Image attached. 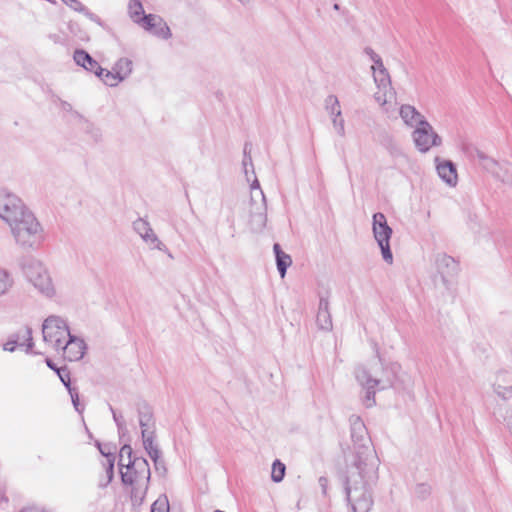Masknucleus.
I'll use <instances>...</instances> for the list:
<instances>
[{
  "label": "nucleus",
  "mask_w": 512,
  "mask_h": 512,
  "mask_svg": "<svg viewBox=\"0 0 512 512\" xmlns=\"http://www.w3.org/2000/svg\"><path fill=\"white\" fill-rule=\"evenodd\" d=\"M96 446L98 447L100 453L108 460H115V455L111 452L110 447L108 445H102L99 441H96Z\"/></svg>",
  "instance_id": "nucleus-40"
},
{
  "label": "nucleus",
  "mask_w": 512,
  "mask_h": 512,
  "mask_svg": "<svg viewBox=\"0 0 512 512\" xmlns=\"http://www.w3.org/2000/svg\"><path fill=\"white\" fill-rule=\"evenodd\" d=\"M273 251L276 259V266L281 278H284L288 267L292 264V258L289 254L285 253L279 243L273 245Z\"/></svg>",
  "instance_id": "nucleus-22"
},
{
  "label": "nucleus",
  "mask_w": 512,
  "mask_h": 512,
  "mask_svg": "<svg viewBox=\"0 0 512 512\" xmlns=\"http://www.w3.org/2000/svg\"><path fill=\"white\" fill-rule=\"evenodd\" d=\"M128 14L131 20L139 25L142 26V22L140 21L142 19V16L146 15L143 5L139 0H130L128 3Z\"/></svg>",
  "instance_id": "nucleus-25"
},
{
  "label": "nucleus",
  "mask_w": 512,
  "mask_h": 512,
  "mask_svg": "<svg viewBox=\"0 0 512 512\" xmlns=\"http://www.w3.org/2000/svg\"><path fill=\"white\" fill-rule=\"evenodd\" d=\"M22 270L26 278L30 282L36 277V275L42 273L45 270V268L38 260L34 258H27L22 263Z\"/></svg>",
  "instance_id": "nucleus-24"
},
{
  "label": "nucleus",
  "mask_w": 512,
  "mask_h": 512,
  "mask_svg": "<svg viewBox=\"0 0 512 512\" xmlns=\"http://www.w3.org/2000/svg\"><path fill=\"white\" fill-rule=\"evenodd\" d=\"M110 411L112 413L113 419L117 425L118 431L121 432L125 429V421L121 414H118L115 409L110 405Z\"/></svg>",
  "instance_id": "nucleus-39"
},
{
  "label": "nucleus",
  "mask_w": 512,
  "mask_h": 512,
  "mask_svg": "<svg viewBox=\"0 0 512 512\" xmlns=\"http://www.w3.org/2000/svg\"><path fill=\"white\" fill-rule=\"evenodd\" d=\"M133 229L151 248L167 251L166 245L159 240L148 221L138 218L133 222Z\"/></svg>",
  "instance_id": "nucleus-12"
},
{
  "label": "nucleus",
  "mask_w": 512,
  "mask_h": 512,
  "mask_svg": "<svg viewBox=\"0 0 512 512\" xmlns=\"http://www.w3.org/2000/svg\"><path fill=\"white\" fill-rule=\"evenodd\" d=\"M325 108L332 118V124L337 134L345 136V121L342 117L340 103L335 95H328L325 99Z\"/></svg>",
  "instance_id": "nucleus-15"
},
{
  "label": "nucleus",
  "mask_w": 512,
  "mask_h": 512,
  "mask_svg": "<svg viewBox=\"0 0 512 512\" xmlns=\"http://www.w3.org/2000/svg\"><path fill=\"white\" fill-rule=\"evenodd\" d=\"M375 68H376V71H379L380 70V74H385L384 71H385V67H384V64H383V61L382 59L380 58V63H374Z\"/></svg>",
  "instance_id": "nucleus-50"
},
{
  "label": "nucleus",
  "mask_w": 512,
  "mask_h": 512,
  "mask_svg": "<svg viewBox=\"0 0 512 512\" xmlns=\"http://www.w3.org/2000/svg\"><path fill=\"white\" fill-rule=\"evenodd\" d=\"M494 392L503 400H507L512 396V385L504 387L500 384H495Z\"/></svg>",
  "instance_id": "nucleus-36"
},
{
  "label": "nucleus",
  "mask_w": 512,
  "mask_h": 512,
  "mask_svg": "<svg viewBox=\"0 0 512 512\" xmlns=\"http://www.w3.org/2000/svg\"><path fill=\"white\" fill-rule=\"evenodd\" d=\"M400 368L398 364L390 366L391 375L385 379H377L372 377L371 373L365 367H358L355 376L360 385L366 390L364 404L366 407H372L375 404V388L386 389L393 386L396 378L397 370Z\"/></svg>",
  "instance_id": "nucleus-4"
},
{
  "label": "nucleus",
  "mask_w": 512,
  "mask_h": 512,
  "mask_svg": "<svg viewBox=\"0 0 512 512\" xmlns=\"http://www.w3.org/2000/svg\"><path fill=\"white\" fill-rule=\"evenodd\" d=\"M16 345H17V341H8L4 345V350L9 351V352H13L15 350V348H16Z\"/></svg>",
  "instance_id": "nucleus-48"
},
{
  "label": "nucleus",
  "mask_w": 512,
  "mask_h": 512,
  "mask_svg": "<svg viewBox=\"0 0 512 512\" xmlns=\"http://www.w3.org/2000/svg\"><path fill=\"white\" fill-rule=\"evenodd\" d=\"M435 265L445 286H448L450 279L454 278L459 272V263L445 253L436 256Z\"/></svg>",
  "instance_id": "nucleus-10"
},
{
  "label": "nucleus",
  "mask_w": 512,
  "mask_h": 512,
  "mask_svg": "<svg viewBox=\"0 0 512 512\" xmlns=\"http://www.w3.org/2000/svg\"><path fill=\"white\" fill-rule=\"evenodd\" d=\"M99 78L104 82V84H106L110 87H115L121 81H123V77L119 76V72H116L114 70L109 71V70L105 69L102 77H99Z\"/></svg>",
  "instance_id": "nucleus-28"
},
{
  "label": "nucleus",
  "mask_w": 512,
  "mask_h": 512,
  "mask_svg": "<svg viewBox=\"0 0 512 512\" xmlns=\"http://www.w3.org/2000/svg\"><path fill=\"white\" fill-rule=\"evenodd\" d=\"M372 70H373L374 80L377 83L378 87L385 88L386 86L391 84L390 76H389V73L386 68L384 71L385 74H380V70L376 71L375 66H372Z\"/></svg>",
  "instance_id": "nucleus-31"
},
{
  "label": "nucleus",
  "mask_w": 512,
  "mask_h": 512,
  "mask_svg": "<svg viewBox=\"0 0 512 512\" xmlns=\"http://www.w3.org/2000/svg\"><path fill=\"white\" fill-rule=\"evenodd\" d=\"M68 392L71 396L72 404H73L75 410L79 413H82L84 410V407L81 406V404L79 402V394H78L76 388L70 389V391H68Z\"/></svg>",
  "instance_id": "nucleus-38"
},
{
  "label": "nucleus",
  "mask_w": 512,
  "mask_h": 512,
  "mask_svg": "<svg viewBox=\"0 0 512 512\" xmlns=\"http://www.w3.org/2000/svg\"><path fill=\"white\" fill-rule=\"evenodd\" d=\"M413 142L417 150L421 153L428 152L433 146L442 144L441 137L433 130V127L427 120H421L420 124L412 132Z\"/></svg>",
  "instance_id": "nucleus-9"
},
{
  "label": "nucleus",
  "mask_w": 512,
  "mask_h": 512,
  "mask_svg": "<svg viewBox=\"0 0 512 512\" xmlns=\"http://www.w3.org/2000/svg\"><path fill=\"white\" fill-rule=\"evenodd\" d=\"M75 63L83 67L86 71L94 73L97 77H102L105 69L84 49H76L73 54Z\"/></svg>",
  "instance_id": "nucleus-17"
},
{
  "label": "nucleus",
  "mask_w": 512,
  "mask_h": 512,
  "mask_svg": "<svg viewBox=\"0 0 512 512\" xmlns=\"http://www.w3.org/2000/svg\"><path fill=\"white\" fill-rule=\"evenodd\" d=\"M372 230L374 238L381 250L383 260L391 264L393 262V254L390 248L392 228L388 225L386 216L383 213L377 212L373 214Z\"/></svg>",
  "instance_id": "nucleus-6"
},
{
  "label": "nucleus",
  "mask_w": 512,
  "mask_h": 512,
  "mask_svg": "<svg viewBox=\"0 0 512 512\" xmlns=\"http://www.w3.org/2000/svg\"><path fill=\"white\" fill-rule=\"evenodd\" d=\"M140 21L143 23L141 27L145 31L150 32L158 38L168 39L172 36L169 26L159 15H144Z\"/></svg>",
  "instance_id": "nucleus-11"
},
{
  "label": "nucleus",
  "mask_w": 512,
  "mask_h": 512,
  "mask_svg": "<svg viewBox=\"0 0 512 512\" xmlns=\"http://www.w3.org/2000/svg\"><path fill=\"white\" fill-rule=\"evenodd\" d=\"M379 459L366 449L357 453V459L348 468L345 493L353 512H369L373 506L371 487L378 480Z\"/></svg>",
  "instance_id": "nucleus-1"
},
{
  "label": "nucleus",
  "mask_w": 512,
  "mask_h": 512,
  "mask_svg": "<svg viewBox=\"0 0 512 512\" xmlns=\"http://www.w3.org/2000/svg\"><path fill=\"white\" fill-rule=\"evenodd\" d=\"M139 418V425L142 433H149L155 430V419L152 407L146 401H140L136 404Z\"/></svg>",
  "instance_id": "nucleus-18"
},
{
  "label": "nucleus",
  "mask_w": 512,
  "mask_h": 512,
  "mask_svg": "<svg viewBox=\"0 0 512 512\" xmlns=\"http://www.w3.org/2000/svg\"><path fill=\"white\" fill-rule=\"evenodd\" d=\"M123 486L130 487V498L134 504H141L146 496L151 471L148 461L143 457H134L124 468L119 469Z\"/></svg>",
  "instance_id": "nucleus-2"
},
{
  "label": "nucleus",
  "mask_w": 512,
  "mask_h": 512,
  "mask_svg": "<svg viewBox=\"0 0 512 512\" xmlns=\"http://www.w3.org/2000/svg\"><path fill=\"white\" fill-rule=\"evenodd\" d=\"M31 213L18 196L6 191H0V217L9 226L26 216V214Z\"/></svg>",
  "instance_id": "nucleus-8"
},
{
  "label": "nucleus",
  "mask_w": 512,
  "mask_h": 512,
  "mask_svg": "<svg viewBox=\"0 0 512 512\" xmlns=\"http://www.w3.org/2000/svg\"><path fill=\"white\" fill-rule=\"evenodd\" d=\"M56 374L68 391L73 389L71 386L70 371L66 366L60 367Z\"/></svg>",
  "instance_id": "nucleus-33"
},
{
  "label": "nucleus",
  "mask_w": 512,
  "mask_h": 512,
  "mask_svg": "<svg viewBox=\"0 0 512 512\" xmlns=\"http://www.w3.org/2000/svg\"><path fill=\"white\" fill-rule=\"evenodd\" d=\"M68 340L64 341L60 350L63 351L64 357L69 361H78L83 358L87 348L85 341L71 333L67 336Z\"/></svg>",
  "instance_id": "nucleus-14"
},
{
  "label": "nucleus",
  "mask_w": 512,
  "mask_h": 512,
  "mask_svg": "<svg viewBox=\"0 0 512 512\" xmlns=\"http://www.w3.org/2000/svg\"><path fill=\"white\" fill-rule=\"evenodd\" d=\"M316 323L319 329L324 331H331L333 328L329 299L326 296H320Z\"/></svg>",
  "instance_id": "nucleus-19"
},
{
  "label": "nucleus",
  "mask_w": 512,
  "mask_h": 512,
  "mask_svg": "<svg viewBox=\"0 0 512 512\" xmlns=\"http://www.w3.org/2000/svg\"><path fill=\"white\" fill-rule=\"evenodd\" d=\"M80 13H83L91 21L101 24L100 17L97 16L96 14H94L93 12H91L86 6H85V11H81Z\"/></svg>",
  "instance_id": "nucleus-45"
},
{
  "label": "nucleus",
  "mask_w": 512,
  "mask_h": 512,
  "mask_svg": "<svg viewBox=\"0 0 512 512\" xmlns=\"http://www.w3.org/2000/svg\"><path fill=\"white\" fill-rule=\"evenodd\" d=\"M248 164H250L252 166V157H251V155H246V157H243V166H244V168H246ZM245 172L247 173V169H245Z\"/></svg>",
  "instance_id": "nucleus-51"
},
{
  "label": "nucleus",
  "mask_w": 512,
  "mask_h": 512,
  "mask_svg": "<svg viewBox=\"0 0 512 512\" xmlns=\"http://www.w3.org/2000/svg\"><path fill=\"white\" fill-rule=\"evenodd\" d=\"M30 282L36 289L46 296H52L54 294L52 281L46 269L39 275H36V277Z\"/></svg>",
  "instance_id": "nucleus-23"
},
{
  "label": "nucleus",
  "mask_w": 512,
  "mask_h": 512,
  "mask_svg": "<svg viewBox=\"0 0 512 512\" xmlns=\"http://www.w3.org/2000/svg\"><path fill=\"white\" fill-rule=\"evenodd\" d=\"M364 53L369 56L373 63H380V56L371 47H365Z\"/></svg>",
  "instance_id": "nucleus-44"
},
{
  "label": "nucleus",
  "mask_w": 512,
  "mask_h": 512,
  "mask_svg": "<svg viewBox=\"0 0 512 512\" xmlns=\"http://www.w3.org/2000/svg\"><path fill=\"white\" fill-rule=\"evenodd\" d=\"M45 362L51 370L55 371L56 373L59 371L60 367H57V365L50 358H46Z\"/></svg>",
  "instance_id": "nucleus-49"
},
{
  "label": "nucleus",
  "mask_w": 512,
  "mask_h": 512,
  "mask_svg": "<svg viewBox=\"0 0 512 512\" xmlns=\"http://www.w3.org/2000/svg\"><path fill=\"white\" fill-rule=\"evenodd\" d=\"M286 466L278 459L272 464L271 479L275 483H279L285 476Z\"/></svg>",
  "instance_id": "nucleus-27"
},
{
  "label": "nucleus",
  "mask_w": 512,
  "mask_h": 512,
  "mask_svg": "<svg viewBox=\"0 0 512 512\" xmlns=\"http://www.w3.org/2000/svg\"><path fill=\"white\" fill-rule=\"evenodd\" d=\"M12 234L24 249H35L44 240L43 229L33 213L26 214L10 226Z\"/></svg>",
  "instance_id": "nucleus-3"
},
{
  "label": "nucleus",
  "mask_w": 512,
  "mask_h": 512,
  "mask_svg": "<svg viewBox=\"0 0 512 512\" xmlns=\"http://www.w3.org/2000/svg\"><path fill=\"white\" fill-rule=\"evenodd\" d=\"M436 169L439 177L448 185L455 186L457 184V170L452 161L438 162Z\"/></svg>",
  "instance_id": "nucleus-20"
},
{
  "label": "nucleus",
  "mask_w": 512,
  "mask_h": 512,
  "mask_svg": "<svg viewBox=\"0 0 512 512\" xmlns=\"http://www.w3.org/2000/svg\"><path fill=\"white\" fill-rule=\"evenodd\" d=\"M151 512H169V501L166 495L159 497L152 504Z\"/></svg>",
  "instance_id": "nucleus-32"
},
{
  "label": "nucleus",
  "mask_w": 512,
  "mask_h": 512,
  "mask_svg": "<svg viewBox=\"0 0 512 512\" xmlns=\"http://www.w3.org/2000/svg\"><path fill=\"white\" fill-rule=\"evenodd\" d=\"M114 463H115V460H108L103 463V466L105 469V474H106V479L104 481L103 480L99 481L98 486L100 488H105L112 482V480L114 478Z\"/></svg>",
  "instance_id": "nucleus-29"
},
{
  "label": "nucleus",
  "mask_w": 512,
  "mask_h": 512,
  "mask_svg": "<svg viewBox=\"0 0 512 512\" xmlns=\"http://www.w3.org/2000/svg\"><path fill=\"white\" fill-rule=\"evenodd\" d=\"M26 336H27V349L26 352H30L34 346L33 338H32V330L30 328H26Z\"/></svg>",
  "instance_id": "nucleus-46"
},
{
  "label": "nucleus",
  "mask_w": 512,
  "mask_h": 512,
  "mask_svg": "<svg viewBox=\"0 0 512 512\" xmlns=\"http://www.w3.org/2000/svg\"><path fill=\"white\" fill-rule=\"evenodd\" d=\"M148 455L150 456V458L153 460L154 462V465H155V469L156 470H159V464H160V460H159V457H160V450L157 448L155 449H152V450H149L147 451Z\"/></svg>",
  "instance_id": "nucleus-43"
},
{
  "label": "nucleus",
  "mask_w": 512,
  "mask_h": 512,
  "mask_svg": "<svg viewBox=\"0 0 512 512\" xmlns=\"http://www.w3.org/2000/svg\"><path fill=\"white\" fill-rule=\"evenodd\" d=\"M142 439H143V446H144L146 452L157 448V446L154 445L155 430H151L149 433H142Z\"/></svg>",
  "instance_id": "nucleus-35"
},
{
  "label": "nucleus",
  "mask_w": 512,
  "mask_h": 512,
  "mask_svg": "<svg viewBox=\"0 0 512 512\" xmlns=\"http://www.w3.org/2000/svg\"><path fill=\"white\" fill-rule=\"evenodd\" d=\"M319 486L321 487L322 494L327 495V487H328V479L324 476H321L318 479Z\"/></svg>",
  "instance_id": "nucleus-47"
},
{
  "label": "nucleus",
  "mask_w": 512,
  "mask_h": 512,
  "mask_svg": "<svg viewBox=\"0 0 512 512\" xmlns=\"http://www.w3.org/2000/svg\"><path fill=\"white\" fill-rule=\"evenodd\" d=\"M214 512H224V511H221V510H216V511H214Z\"/></svg>",
  "instance_id": "nucleus-56"
},
{
  "label": "nucleus",
  "mask_w": 512,
  "mask_h": 512,
  "mask_svg": "<svg viewBox=\"0 0 512 512\" xmlns=\"http://www.w3.org/2000/svg\"><path fill=\"white\" fill-rule=\"evenodd\" d=\"M349 422H350V426H351L352 441L355 444L359 445V449L355 452L354 461L357 459L358 452H363L366 449H368V450L372 451L373 453H375L374 450L370 449L368 446H365L363 443L365 441V438L367 435V429H366V426H365L364 422L362 421V419L357 415H351L349 418Z\"/></svg>",
  "instance_id": "nucleus-16"
},
{
  "label": "nucleus",
  "mask_w": 512,
  "mask_h": 512,
  "mask_svg": "<svg viewBox=\"0 0 512 512\" xmlns=\"http://www.w3.org/2000/svg\"><path fill=\"white\" fill-rule=\"evenodd\" d=\"M260 201L256 202L250 209V224L254 231H262L267 223V204L263 191L259 192Z\"/></svg>",
  "instance_id": "nucleus-13"
},
{
  "label": "nucleus",
  "mask_w": 512,
  "mask_h": 512,
  "mask_svg": "<svg viewBox=\"0 0 512 512\" xmlns=\"http://www.w3.org/2000/svg\"><path fill=\"white\" fill-rule=\"evenodd\" d=\"M431 494V487L426 483L417 484L415 487V495L420 499H426Z\"/></svg>",
  "instance_id": "nucleus-37"
},
{
  "label": "nucleus",
  "mask_w": 512,
  "mask_h": 512,
  "mask_svg": "<svg viewBox=\"0 0 512 512\" xmlns=\"http://www.w3.org/2000/svg\"><path fill=\"white\" fill-rule=\"evenodd\" d=\"M21 512H30V511L22 510Z\"/></svg>",
  "instance_id": "nucleus-57"
},
{
  "label": "nucleus",
  "mask_w": 512,
  "mask_h": 512,
  "mask_svg": "<svg viewBox=\"0 0 512 512\" xmlns=\"http://www.w3.org/2000/svg\"><path fill=\"white\" fill-rule=\"evenodd\" d=\"M400 116L404 123L410 127H416L421 120L426 118L412 105L404 104L400 107Z\"/></svg>",
  "instance_id": "nucleus-21"
},
{
  "label": "nucleus",
  "mask_w": 512,
  "mask_h": 512,
  "mask_svg": "<svg viewBox=\"0 0 512 512\" xmlns=\"http://www.w3.org/2000/svg\"><path fill=\"white\" fill-rule=\"evenodd\" d=\"M468 157L473 161H478L479 165L486 171L492 173L494 177L504 183L512 184V165L505 163L501 165L494 158L488 156L483 151L473 145H469L465 149Z\"/></svg>",
  "instance_id": "nucleus-5"
},
{
  "label": "nucleus",
  "mask_w": 512,
  "mask_h": 512,
  "mask_svg": "<svg viewBox=\"0 0 512 512\" xmlns=\"http://www.w3.org/2000/svg\"><path fill=\"white\" fill-rule=\"evenodd\" d=\"M42 334L45 342L51 344L57 351L60 350L67 336L70 334L65 320L59 316H49L42 325Z\"/></svg>",
  "instance_id": "nucleus-7"
},
{
  "label": "nucleus",
  "mask_w": 512,
  "mask_h": 512,
  "mask_svg": "<svg viewBox=\"0 0 512 512\" xmlns=\"http://www.w3.org/2000/svg\"><path fill=\"white\" fill-rule=\"evenodd\" d=\"M135 456H133V450L132 447L129 444H125L121 447L119 452V461H118V467L124 468L125 464L129 460H133Z\"/></svg>",
  "instance_id": "nucleus-30"
},
{
  "label": "nucleus",
  "mask_w": 512,
  "mask_h": 512,
  "mask_svg": "<svg viewBox=\"0 0 512 512\" xmlns=\"http://www.w3.org/2000/svg\"><path fill=\"white\" fill-rule=\"evenodd\" d=\"M133 63L128 58H120L114 65L113 70L119 72V76L123 77V80L128 77L132 72Z\"/></svg>",
  "instance_id": "nucleus-26"
},
{
  "label": "nucleus",
  "mask_w": 512,
  "mask_h": 512,
  "mask_svg": "<svg viewBox=\"0 0 512 512\" xmlns=\"http://www.w3.org/2000/svg\"><path fill=\"white\" fill-rule=\"evenodd\" d=\"M163 471V473L166 472V467H165V464H164V461L160 460V464H159V470L158 471Z\"/></svg>",
  "instance_id": "nucleus-54"
},
{
  "label": "nucleus",
  "mask_w": 512,
  "mask_h": 512,
  "mask_svg": "<svg viewBox=\"0 0 512 512\" xmlns=\"http://www.w3.org/2000/svg\"><path fill=\"white\" fill-rule=\"evenodd\" d=\"M72 10L81 12L85 11V6L79 0H62Z\"/></svg>",
  "instance_id": "nucleus-42"
},
{
  "label": "nucleus",
  "mask_w": 512,
  "mask_h": 512,
  "mask_svg": "<svg viewBox=\"0 0 512 512\" xmlns=\"http://www.w3.org/2000/svg\"><path fill=\"white\" fill-rule=\"evenodd\" d=\"M251 148H252V145L248 142H246L244 144V148H243V154H244V157H246V155H251Z\"/></svg>",
  "instance_id": "nucleus-52"
},
{
  "label": "nucleus",
  "mask_w": 512,
  "mask_h": 512,
  "mask_svg": "<svg viewBox=\"0 0 512 512\" xmlns=\"http://www.w3.org/2000/svg\"><path fill=\"white\" fill-rule=\"evenodd\" d=\"M260 191H262V190L260 189V184H259L258 180H254V182L251 184L250 204L252 206L257 202L256 196H259Z\"/></svg>",
  "instance_id": "nucleus-41"
},
{
  "label": "nucleus",
  "mask_w": 512,
  "mask_h": 512,
  "mask_svg": "<svg viewBox=\"0 0 512 512\" xmlns=\"http://www.w3.org/2000/svg\"><path fill=\"white\" fill-rule=\"evenodd\" d=\"M333 9H334V10H336V11H339V10H340V5H339V4H337V3H335V4L333 5Z\"/></svg>",
  "instance_id": "nucleus-55"
},
{
  "label": "nucleus",
  "mask_w": 512,
  "mask_h": 512,
  "mask_svg": "<svg viewBox=\"0 0 512 512\" xmlns=\"http://www.w3.org/2000/svg\"><path fill=\"white\" fill-rule=\"evenodd\" d=\"M11 285L12 280L10 275L4 270H0V295L4 294Z\"/></svg>",
  "instance_id": "nucleus-34"
},
{
  "label": "nucleus",
  "mask_w": 512,
  "mask_h": 512,
  "mask_svg": "<svg viewBox=\"0 0 512 512\" xmlns=\"http://www.w3.org/2000/svg\"><path fill=\"white\" fill-rule=\"evenodd\" d=\"M61 106H62V109L65 110V111H71L72 110V105L66 101H62L61 102Z\"/></svg>",
  "instance_id": "nucleus-53"
}]
</instances>
